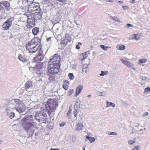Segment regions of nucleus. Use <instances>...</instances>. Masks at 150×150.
<instances>
[{"mask_svg":"<svg viewBox=\"0 0 150 150\" xmlns=\"http://www.w3.org/2000/svg\"><path fill=\"white\" fill-rule=\"evenodd\" d=\"M29 131L28 132H27L28 133H29V137H30L33 136V134L35 130L34 129H31L30 130H29Z\"/></svg>","mask_w":150,"mask_h":150,"instance_id":"nucleus-29","label":"nucleus"},{"mask_svg":"<svg viewBox=\"0 0 150 150\" xmlns=\"http://www.w3.org/2000/svg\"><path fill=\"white\" fill-rule=\"evenodd\" d=\"M141 36L140 34H134L132 35L133 39L138 40L140 39Z\"/></svg>","mask_w":150,"mask_h":150,"instance_id":"nucleus-18","label":"nucleus"},{"mask_svg":"<svg viewBox=\"0 0 150 150\" xmlns=\"http://www.w3.org/2000/svg\"><path fill=\"white\" fill-rule=\"evenodd\" d=\"M78 109H74V110L73 111L74 114V116L75 117H76V119L77 118V114L78 113Z\"/></svg>","mask_w":150,"mask_h":150,"instance_id":"nucleus-32","label":"nucleus"},{"mask_svg":"<svg viewBox=\"0 0 150 150\" xmlns=\"http://www.w3.org/2000/svg\"><path fill=\"white\" fill-rule=\"evenodd\" d=\"M86 52H85L83 53L82 54V57H83V58L82 59H81L80 58H79V60H84V59H85L86 58Z\"/></svg>","mask_w":150,"mask_h":150,"instance_id":"nucleus-34","label":"nucleus"},{"mask_svg":"<svg viewBox=\"0 0 150 150\" xmlns=\"http://www.w3.org/2000/svg\"><path fill=\"white\" fill-rule=\"evenodd\" d=\"M7 115L8 116L10 119H12L14 117L15 114L13 112H11L9 113H8V114H7Z\"/></svg>","mask_w":150,"mask_h":150,"instance_id":"nucleus-27","label":"nucleus"},{"mask_svg":"<svg viewBox=\"0 0 150 150\" xmlns=\"http://www.w3.org/2000/svg\"><path fill=\"white\" fill-rule=\"evenodd\" d=\"M32 33L34 35H36L39 31V29L35 27L32 29Z\"/></svg>","mask_w":150,"mask_h":150,"instance_id":"nucleus-20","label":"nucleus"},{"mask_svg":"<svg viewBox=\"0 0 150 150\" xmlns=\"http://www.w3.org/2000/svg\"><path fill=\"white\" fill-rule=\"evenodd\" d=\"M147 92V93H150V88L149 87H147L145 88L144 89V93Z\"/></svg>","mask_w":150,"mask_h":150,"instance_id":"nucleus-36","label":"nucleus"},{"mask_svg":"<svg viewBox=\"0 0 150 150\" xmlns=\"http://www.w3.org/2000/svg\"><path fill=\"white\" fill-rule=\"evenodd\" d=\"M125 48V46L123 45H121L119 47V50H123Z\"/></svg>","mask_w":150,"mask_h":150,"instance_id":"nucleus-38","label":"nucleus"},{"mask_svg":"<svg viewBox=\"0 0 150 150\" xmlns=\"http://www.w3.org/2000/svg\"><path fill=\"white\" fill-rule=\"evenodd\" d=\"M133 26L131 24L129 23H127L125 26V28H129L130 27H133Z\"/></svg>","mask_w":150,"mask_h":150,"instance_id":"nucleus-41","label":"nucleus"},{"mask_svg":"<svg viewBox=\"0 0 150 150\" xmlns=\"http://www.w3.org/2000/svg\"><path fill=\"white\" fill-rule=\"evenodd\" d=\"M57 1H58V2L61 3H62V4H60V5H65V4H67L66 2L68 0H56Z\"/></svg>","mask_w":150,"mask_h":150,"instance_id":"nucleus-28","label":"nucleus"},{"mask_svg":"<svg viewBox=\"0 0 150 150\" xmlns=\"http://www.w3.org/2000/svg\"><path fill=\"white\" fill-rule=\"evenodd\" d=\"M19 102H20V101L18 99H16L14 100H13L9 104V106L11 109L15 108L16 109L18 104L19 103Z\"/></svg>","mask_w":150,"mask_h":150,"instance_id":"nucleus-9","label":"nucleus"},{"mask_svg":"<svg viewBox=\"0 0 150 150\" xmlns=\"http://www.w3.org/2000/svg\"><path fill=\"white\" fill-rule=\"evenodd\" d=\"M35 119H36V120H38V121H40V119H39V118H38L37 116L36 117H35Z\"/></svg>","mask_w":150,"mask_h":150,"instance_id":"nucleus-63","label":"nucleus"},{"mask_svg":"<svg viewBox=\"0 0 150 150\" xmlns=\"http://www.w3.org/2000/svg\"><path fill=\"white\" fill-rule=\"evenodd\" d=\"M101 73L99 74V75L100 76H103L105 75V73L104 71H101Z\"/></svg>","mask_w":150,"mask_h":150,"instance_id":"nucleus-51","label":"nucleus"},{"mask_svg":"<svg viewBox=\"0 0 150 150\" xmlns=\"http://www.w3.org/2000/svg\"><path fill=\"white\" fill-rule=\"evenodd\" d=\"M60 67L59 64H57L56 63H49L47 67L48 71L50 73L53 75L57 74L60 75V73L59 72L58 69Z\"/></svg>","mask_w":150,"mask_h":150,"instance_id":"nucleus-1","label":"nucleus"},{"mask_svg":"<svg viewBox=\"0 0 150 150\" xmlns=\"http://www.w3.org/2000/svg\"><path fill=\"white\" fill-rule=\"evenodd\" d=\"M50 61L49 63H56L57 64H59L60 58L59 56L57 54H55L54 56L50 59Z\"/></svg>","mask_w":150,"mask_h":150,"instance_id":"nucleus-6","label":"nucleus"},{"mask_svg":"<svg viewBox=\"0 0 150 150\" xmlns=\"http://www.w3.org/2000/svg\"><path fill=\"white\" fill-rule=\"evenodd\" d=\"M110 17L115 21H117V22H120L119 19L118 18V17L117 16H110Z\"/></svg>","mask_w":150,"mask_h":150,"instance_id":"nucleus-31","label":"nucleus"},{"mask_svg":"<svg viewBox=\"0 0 150 150\" xmlns=\"http://www.w3.org/2000/svg\"><path fill=\"white\" fill-rule=\"evenodd\" d=\"M140 78L143 80H144L146 81H148L149 80V79L148 78L145 76H140Z\"/></svg>","mask_w":150,"mask_h":150,"instance_id":"nucleus-35","label":"nucleus"},{"mask_svg":"<svg viewBox=\"0 0 150 150\" xmlns=\"http://www.w3.org/2000/svg\"><path fill=\"white\" fill-rule=\"evenodd\" d=\"M51 39V38H49L47 39V42H48L49 41H50V39Z\"/></svg>","mask_w":150,"mask_h":150,"instance_id":"nucleus-64","label":"nucleus"},{"mask_svg":"<svg viewBox=\"0 0 150 150\" xmlns=\"http://www.w3.org/2000/svg\"><path fill=\"white\" fill-rule=\"evenodd\" d=\"M97 94L99 96H105L106 95V93L104 92H97Z\"/></svg>","mask_w":150,"mask_h":150,"instance_id":"nucleus-37","label":"nucleus"},{"mask_svg":"<svg viewBox=\"0 0 150 150\" xmlns=\"http://www.w3.org/2000/svg\"><path fill=\"white\" fill-rule=\"evenodd\" d=\"M68 76L70 80H73L74 78V76L72 73H69L68 74Z\"/></svg>","mask_w":150,"mask_h":150,"instance_id":"nucleus-33","label":"nucleus"},{"mask_svg":"<svg viewBox=\"0 0 150 150\" xmlns=\"http://www.w3.org/2000/svg\"><path fill=\"white\" fill-rule=\"evenodd\" d=\"M35 45L34 44L31 42V41L26 45V47L29 52V51L34 47Z\"/></svg>","mask_w":150,"mask_h":150,"instance_id":"nucleus-15","label":"nucleus"},{"mask_svg":"<svg viewBox=\"0 0 150 150\" xmlns=\"http://www.w3.org/2000/svg\"><path fill=\"white\" fill-rule=\"evenodd\" d=\"M86 138L88 139L89 141V142L91 143L94 142L95 140V138L92 137L86 136Z\"/></svg>","mask_w":150,"mask_h":150,"instance_id":"nucleus-25","label":"nucleus"},{"mask_svg":"<svg viewBox=\"0 0 150 150\" xmlns=\"http://www.w3.org/2000/svg\"><path fill=\"white\" fill-rule=\"evenodd\" d=\"M87 70V69L83 68L82 71V73L83 74H85L86 73V72Z\"/></svg>","mask_w":150,"mask_h":150,"instance_id":"nucleus-44","label":"nucleus"},{"mask_svg":"<svg viewBox=\"0 0 150 150\" xmlns=\"http://www.w3.org/2000/svg\"><path fill=\"white\" fill-rule=\"evenodd\" d=\"M105 103L107 104L106 107H109L110 106L112 107H114L115 106V104L111 102H109L108 101L106 100Z\"/></svg>","mask_w":150,"mask_h":150,"instance_id":"nucleus-19","label":"nucleus"},{"mask_svg":"<svg viewBox=\"0 0 150 150\" xmlns=\"http://www.w3.org/2000/svg\"><path fill=\"white\" fill-rule=\"evenodd\" d=\"M33 13L27 14L26 15L28 18V21L29 23H32L35 22V18Z\"/></svg>","mask_w":150,"mask_h":150,"instance_id":"nucleus-11","label":"nucleus"},{"mask_svg":"<svg viewBox=\"0 0 150 150\" xmlns=\"http://www.w3.org/2000/svg\"><path fill=\"white\" fill-rule=\"evenodd\" d=\"M130 3H132V4H134L135 3V0H132L131 2H130Z\"/></svg>","mask_w":150,"mask_h":150,"instance_id":"nucleus-62","label":"nucleus"},{"mask_svg":"<svg viewBox=\"0 0 150 150\" xmlns=\"http://www.w3.org/2000/svg\"><path fill=\"white\" fill-rule=\"evenodd\" d=\"M74 90L73 89H70L69 90L68 93V94L69 96H70L71 94L73 92Z\"/></svg>","mask_w":150,"mask_h":150,"instance_id":"nucleus-42","label":"nucleus"},{"mask_svg":"<svg viewBox=\"0 0 150 150\" xmlns=\"http://www.w3.org/2000/svg\"><path fill=\"white\" fill-rule=\"evenodd\" d=\"M76 48L77 49H79L80 48V46L79 45H77L76 46Z\"/></svg>","mask_w":150,"mask_h":150,"instance_id":"nucleus-58","label":"nucleus"},{"mask_svg":"<svg viewBox=\"0 0 150 150\" xmlns=\"http://www.w3.org/2000/svg\"><path fill=\"white\" fill-rule=\"evenodd\" d=\"M46 116L47 115L46 114H43L39 115V117L40 119H42V120L43 121L46 117Z\"/></svg>","mask_w":150,"mask_h":150,"instance_id":"nucleus-26","label":"nucleus"},{"mask_svg":"<svg viewBox=\"0 0 150 150\" xmlns=\"http://www.w3.org/2000/svg\"><path fill=\"white\" fill-rule=\"evenodd\" d=\"M50 150H59V149H52L51 148Z\"/></svg>","mask_w":150,"mask_h":150,"instance_id":"nucleus-60","label":"nucleus"},{"mask_svg":"<svg viewBox=\"0 0 150 150\" xmlns=\"http://www.w3.org/2000/svg\"><path fill=\"white\" fill-rule=\"evenodd\" d=\"M38 46L37 47V46L35 45L34 46V47H33L32 49L29 51V53H33L35 52L36 51H37L38 50Z\"/></svg>","mask_w":150,"mask_h":150,"instance_id":"nucleus-21","label":"nucleus"},{"mask_svg":"<svg viewBox=\"0 0 150 150\" xmlns=\"http://www.w3.org/2000/svg\"><path fill=\"white\" fill-rule=\"evenodd\" d=\"M3 6L2 5V2H1L0 3V10H3L4 8H3Z\"/></svg>","mask_w":150,"mask_h":150,"instance_id":"nucleus-47","label":"nucleus"},{"mask_svg":"<svg viewBox=\"0 0 150 150\" xmlns=\"http://www.w3.org/2000/svg\"><path fill=\"white\" fill-rule=\"evenodd\" d=\"M140 62L142 63H144L146 62V61L143 59H140Z\"/></svg>","mask_w":150,"mask_h":150,"instance_id":"nucleus-54","label":"nucleus"},{"mask_svg":"<svg viewBox=\"0 0 150 150\" xmlns=\"http://www.w3.org/2000/svg\"><path fill=\"white\" fill-rule=\"evenodd\" d=\"M12 24V20L8 19L2 25L3 28L5 30L8 29Z\"/></svg>","mask_w":150,"mask_h":150,"instance_id":"nucleus-10","label":"nucleus"},{"mask_svg":"<svg viewBox=\"0 0 150 150\" xmlns=\"http://www.w3.org/2000/svg\"><path fill=\"white\" fill-rule=\"evenodd\" d=\"M149 115V113L147 112H145L143 115L142 116L143 117H144L145 116H147Z\"/></svg>","mask_w":150,"mask_h":150,"instance_id":"nucleus-48","label":"nucleus"},{"mask_svg":"<svg viewBox=\"0 0 150 150\" xmlns=\"http://www.w3.org/2000/svg\"><path fill=\"white\" fill-rule=\"evenodd\" d=\"M16 28V29H15L16 30L15 31L14 30L15 28H13V31H14L15 32H16L17 33H18L19 32V28L18 27L17 28Z\"/></svg>","mask_w":150,"mask_h":150,"instance_id":"nucleus-46","label":"nucleus"},{"mask_svg":"<svg viewBox=\"0 0 150 150\" xmlns=\"http://www.w3.org/2000/svg\"><path fill=\"white\" fill-rule=\"evenodd\" d=\"M100 47L101 48L103 49V50L105 51L107 50L105 49V46L104 45H100Z\"/></svg>","mask_w":150,"mask_h":150,"instance_id":"nucleus-53","label":"nucleus"},{"mask_svg":"<svg viewBox=\"0 0 150 150\" xmlns=\"http://www.w3.org/2000/svg\"><path fill=\"white\" fill-rule=\"evenodd\" d=\"M26 110L25 106L24 104L21 101L19 102L17 107L16 110L19 113H22Z\"/></svg>","mask_w":150,"mask_h":150,"instance_id":"nucleus-5","label":"nucleus"},{"mask_svg":"<svg viewBox=\"0 0 150 150\" xmlns=\"http://www.w3.org/2000/svg\"><path fill=\"white\" fill-rule=\"evenodd\" d=\"M88 66L86 64H84L83 65V68L88 69Z\"/></svg>","mask_w":150,"mask_h":150,"instance_id":"nucleus-50","label":"nucleus"},{"mask_svg":"<svg viewBox=\"0 0 150 150\" xmlns=\"http://www.w3.org/2000/svg\"><path fill=\"white\" fill-rule=\"evenodd\" d=\"M57 103L54 102L52 99H49L45 105V110L47 111L48 112L54 111L57 106Z\"/></svg>","mask_w":150,"mask_h":150,"instance_id":"nucleus-2","label":"nucleus"},{"mask_svg":"<svg viewBox=\"0 0 150 150\" xmlns=\"http://www.w3.org/2000/svg\"><path fill=\"white\" fill-rule=\"evenodd\" d=\"M18 58L21 61L24 62L27 61V59L26 58L22 56L21 54H20L18 57Z\"/></svg>","mask_w":150,"mask_h":150,"instance_id":"nucleus-23","label":"nucleus"},{"mask_svg":"<svg viewBox=\"0 0 150 150\" xmlns=\"http://www.w3.org/2000/svg\"><path fill=\"white\" fill-rule=\"evenodd\" d=\"M34 60L33 59V61L28 62L29 69L31 71L37 70L39 69L38 63H36L35 61L34 62Z\"/></svg>","mask_w":150,"mask_h":150,"instance_id":"nucleus-4","label":"nucleus"},{"mask_svg":"<svg viewBox=\"0 0 150 150\" xmlns=\"http://www.w3.org/2000/svg\"><path fill=\"white\" fill-rule=\"evenodd\" d=\"M30 41L31 43H33L35 45H40V40L38 38H34Z\"/></svg>","mask_w":150,"mask_h":150,"instance_id":"nucleus-12","label":"nucleus"},{"mask_svg":"<svg viewBox=\"0 0 150 150\" xmlns=\"http://www.w3.org/2000/svg\"><path fill=\"white\" fill-rule=\"evenodd\" d=\"M65 123L64 122H62L61 123H60L59 124V126L60 127H63L65 125Z\"/></svg>","mask_w":150,"mask_h":150,"instance_id":"nucleus-55","label":"nucleus"},{"mask_svg":"<svg viewBox=\"0 0 150 150\" xmlns=\"http://www.w3.org/2000/svg\"><path fill=\"white\" fill-rule=\"evenodd\" d=\"M6 115H7V114H8V113H9L10 112H11L10 110L8 109H6Z\"/></svg>","mask_w":150,"mask_h":150,"instance_id":"nucleus-56","label":"nucleus"},{"mask_svg":"<svg viewBox=\"0 0 150 150\" xmlns=\"http://www.w3.org/2000/svg\"><path fill=\"white\" fill-rule=\"evenodd\" d=\"M83 121L82 120H80L78 121V124L76 125L75 127V129L76 131L79 132L82 131L83 127Z\"/></svg>","mask_w":150,"mask_h":150,"instance_id":"nucleus-8","label":"nucleus"},{"mask_svg":"<svg viewBox=\"0 0 150 150\" xmlns=\"http://www.w3.org/2000/svg\"><path fill=\"white\" fill-rule=\"evenodd\" d=\"M44 56L42 54V51H39L36 54L35 57H34V61L38 63L42 60L44 58Z\"/></svg>","mask_w":150,"mask_h":150,"instance_id":"nucleus-7","label":"nucleus"},{"mask_svg":"<svg viewBox=\"0 0 150 150\" xmlns=\"http://www.w3.org/2000/svg\"><path fill=\"white\" fill-rule=\"evenodd\" d=\"M63 88L67 90L68 89L67 85L66 84H63Z\"/></svg>","mask_w":150,"mask_h":150,"instance_id":"nucleus-45","label":"nucleus"},{"mask_svg":"<svg viewBox=\"0 0 150 150\" xmlns=\"http://www.w3.org/2000/svg\"><path fill=\"white\" fill-rule=\"evenodd\" d=\"M109 135H115L117 134V133L115 132H110V133L108 134Z\"/></svg>","mask_w":150,"mask_h":150,"instance_id":"nucleus-52","label":"nucleus"},{"mask_svg":"<svg viewBox=\"0 0 150 150\" xmlns=\"http://www.w3.org/2000/svg\"><path fill=\"white\" fill-rule=\"evenodd\" d=\"M32 87V82L31 81H28L26 82L25 84V87L26 89L31 88Z\"/></svg>","mask_w":150,"mask_h":150,"instance_id":"nucleus-16","label":"nucleus"},{"mask_svg":"<svg viewBox=\"0 0 150 150\" xmlns=\"http://www.w3.org/2000/svg\"><path fill=\"white\" fill-rule=\"evenodd\" d=\"M140 147L139 146H136L132 149V150H138L140 149Z\"/></svg>","mask_w":150,"mask_h":150,"instance_id":"nucleus-43","label":"nucleus"},{"mask_svg":"<svg viewBox=\"0 0 150 150\" xmlns=\"http://www.w3.org/2000/svg\"><path fill=\"white\" fill-rule=\"evenodd\" d=\"M72 140L73 141H75L76 140V137L75 136L72 137Z\"/></svg>","mask_w":150,"mask_h":150,"instance_id":"nucleus-57","label":"nucleus"},{"mask_svg":"<svg viewBox=\"0 0 150 150\" xmlns=\"http://www.w3.org/2000/svg\"><path fill=\"white\" fill-rule=\"evenodd\" d=\"M35 2H33L29 4L28 6H27L28 8V11H35L34 6H35Z\"/></svg>","mask_w":150,"mask_h":150,"instance_id":"nucleus-13","label":"nucleus"},{"mask_svg":"<svg viewBox=\"0 0 150 150\" xmlns=\"http://www.w3.org/2000/svg\"><path fill=\"white\" fill-rule=\"evenodd\" d=\"M108 2H113V1L110 0H105Z\"/></svg>","mask_w":150,"mask_h":150,"instance_id":"nucleus-61","label":"nucleus"},{"mask_svg":"<svg viewBox=\"0 0 150 150\" xmlns=\"http://www.w3.org/2000/svg\"><path fill=\"white\" fill-rule=\"evenodd\" d=\"M42 12L41 11H39L38 13L35 16V18H37L38 19H40L42 18Z\"/></svg>","mask_w":150,"mask_h":150,"instance_id":"nucleus-24","label":"nucleus"},{"mask_svg":"<svg viewBox=\"0 0 150 150\" xmlns=\"http://www.w3.org/2000/svg\"><path fill=\"white\" fill-rule=\"evenodd\" d=\"M136 142L135 141H134L133 140H130L128 141V143L129 144H132L134 143H135Z\"/></svg>","mask_w":150,"mask_h":150,"instance_id":"nucleus-49","label":"nucleus"},{"mask_svg":"<svg viewBox=\"0 0 150 150\" xmlns=\"http://www.w3.org/2000/svg\"><path fill=\"white\" fill-rule=\"evenodd\" d=\"M79 106V103L77 101L75 103V104L74 106V108L75 109H78Z\"/></svg>","mask_w":150,"mask_h":150,"instance_id":"nucleus-40","label":"nucleus"},{"mask_svg":"<svg viewBox=\"0 0 150 150\" xmlns=\"http://www.w3.org/2000/svg\"><path fill=\"white\" fill-rule=\"evenodd\" d=\"M35 6H34L35 11H37L39 9L40 10V8L39 5V4L38 2H35Z\"/></svg>","mask_w":150,"mask_h":150,"instance_id":"nucleus-22","label":"nucleus"},{"mask_svg":"<svg viewBox=\"0 0 150 150\" xmlns=\"http://www.w3.org/2000/svg\"><path fill=\"white\" fill-rule=\"evenodd\" d=\"M120 61H121L124 64L127 65V63L129 62L128 61H127L124 60L123 59H120Z\"/></svg>","mask_w":150,"mask_h":150,"instance_id":"nucleus-39","label":"nucleus"},{"mask_svg":"<svg viewBox=\"0 0 150 150\" xmlns=\"http://www.w3.org/2000/svg\"><path fill=\"white\" fill-rule=\"evenodd\" d=\"M83 86L82 85H79L76 87V91L75 96L79 94L83 88Z\"/></svg>","mask_w":150,"mask_h":150,"instance_id":"nucleus-14","label":"nucleus"},{"mask_svg":"<svg viewBox=\"0 0 150 150\" xmlns=\"http://www.w3.org/2000/svg\"><path fill=\"white\" fill-rule=\"evenodd\" d=\"M21 122L23 126L25 128L27 132H28L29 130L31 129V127L33 126V124L28 122L26 118H23Z\"/></svg>","mask_w":150,"mask_h":150,"instance_id":"nucleus-3","label":"nucleus"},{"mask_svg":"<svg viewBox=\"0 0 150 150\" xmlns=\"http://www.w3.org/2000/svg\"><path fill=\"white\" fill-rule=\"evenodd\" d=\"M54 77H52L51 76H49V79H50V80H51L53 79Z\"/></svg>","mask_w":150,"mask_h":150,"instance_id":"nucleus-59","label":"nucleus"},{"mask_svg":"<svg viewBox=\"0 0 150 150\" xmlns=\"http://www.w3.org/2000/svg\"><path fill=\"white\" fill-rule=\"evenodd\" d=\"M2 5L5 7V8L8 11L10 10V4L7 1L2 2Z\"/></svg>","mask_w":150,"mask_h":150,"instance_id":"nucleus-17","label":"nucleus"},{"mask_svg":"<svg viewBox=\"0 0 150 150\" xmlns=\"http://www.w3.org/2000/svg\"><path fill=\"white\" fill-rule=\"evenodd\" d=\"M127 67H128L129 68H132L134 70H135L136 69L134 68L133 67V65L132 64L129 62L127 64Z\"/></svg>","mask_w":150,"mask_h":150,"instance_id":"nucleus-30","label":"nucleus"}]
</instances>
